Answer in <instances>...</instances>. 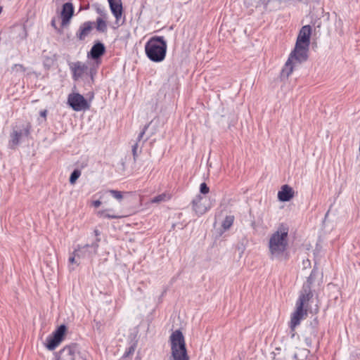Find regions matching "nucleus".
<instances>
[{
	"mask_svg": "<svg viewBox=\"0 0 360 360\" xmlns=\"http://www.w3.org/2000/svg\"><path fill=\"white\" fill-rule=\"evenodd\" d=\"M80 358L82 359V360H86V358H84V356H81Z\"/></svg>",
	"mask_w": 360,
	"mask_h": 360,
	"instance_id": "a19ab883",
	"label": "nucleus"
},
{
	"mask_svg": "<svg viewBox=\"0 0 360 360\" xmlns=\"http://www.w3.org/2000/svg\"><path fill=\"white\" fill-rule=\"evenodd\" d=\"M94 22L86 21L79 26L78 31L76 33V37L79 41H83L90 34L93 30Z\"/></svg>",
	"mask_w": 360,
	"mask_h": 360,
	"instance_id": "4468645a",
	"label": "nucleus"
},
{
	"mask_svg": "<svg viewBox=\"0 0 360 360\" xmlns=\"http://www.w3.org/2000/svg\"><path fill=\"white\" fill-rule=\"evenodd\" d=\"M167 45L163 37H153L145 45L147 57L153 62L160 63L166 56Z\"/></svg>",
	"mask_w": 360,
	"mask_h": 360,
	"instance_id": "7ed1b4c3",
	"label": "nucleus"
},
{
	"mask_svg": "<svg viewBox=\"0 0 360 360\" xmlns=\"http://www.w3.org/2000/svg\"><path fill=\"white\" fill-rule=\"evenodd\" d=\"M90 74H91V79H93V73H92V70H91Z\"/></svg>",
	"mask_w": 360,
	"mask_h": 360,
	"instance_id": "79ce46f5",
	"label": "nucleus"
},
{
	"mask_svg": "<svg viewBox=\"0 0 360 360\" xmlns=\"http://www.w3.org/2000/svg\"><path fill=\"white\" fill-rule=\"evenodd\" d=\"M110 8L118 23L122 15V5L121 0H108Z\"/></svg>",
	"mask_w": 360,
	"mask_h": 360,
	"instance_id": "2eb2a0df",
	"label": "nucleus"
},
{
	"mask_svg": "<svg viewBox=\"0 0 360 360\" xmlns=\"http://www.w3.org/2000/svg\"><path fill=\"white\" fill-rule=\"evenodd\" d=\"M167 199V195L165 193L158 195L153 198L151 199L150 202L152 203H159L160 202L165 201Z\"/></svg>",
	"mask_w": 360,
	"mask_h": 360,
	"instance_id": "bb28decb",
	"label": "nucleus"
},
{
	"mask_svg": "<svg viewBox=\"0 0 360 360\" xmlns=\"http://www.w3.org/2000/svg\"><path fill=\"white\" fill-rule=\"evenodd\" d=\"M288 233V226L281 224L277 230L270 236L268 248L269 255L271 259L285 261L289 259Z\"/></svg>",
	"mask_w": 360,
	"mask_h": 360,
	"instance_id": "f257e3e1",
	"label": "nucleus"
},
{
	"mask_svg": "<svg viewBox=\"0 0 360 360\" xmlns=\"http://www.w3.org/2000/svg\"><path fill=\"white\" fill-rule=\"evenodd\" d=\"M94 233L96 235V236H98L100 235V231L97 229L94 230Z\"/></svg>",
	"mask_w": 360,
	"mask_h": 360,
	"instance_id": "58836bf2",
	"label": "nucleus"
},
{
	"mask_svg": "<svg viewBox=\"0 0 360 360\" xmlns=\"http://www.w3.org/2000/svg\"><path fill=\"white\" fill-rule=\"evenodd\" d=\"M107 18H97L96 21V30L101 33H105L108 30V25L106 22Z\"/></svg>",
	"mask_w": 360,
	"mask_h": 360,
	"instance_id": "412c9836",
	"label": "nucleus"
},
{
	"mask_svg": "<svg viewBox=\"0 0 360 360\" xmlns=\"http://www.w3.org/2000/svg\"><path fill=\"white\" fill-rule=\"evenodd\" d=\"M96 11L98 14H99L101 15L99 18H108V14H107L106 11L103 8H101L100 6L96 7Z\"/></svg>",
	"mask_w": 360,
	"mask_h": 360,
	"instance_id": "c756f323",
	"label": "nucleus"
},
{
	"mask_svg": "<svg viewBox=\"0 0 360 360\" xmlns=\"http://www.w3.org/2000/svg\"><path fill=\"white\" fill-rule=\"evenodd\" d=\"M134 349L133 347H130L128 349V351L125 352L124 354V356H127L129 354L134 352Z\"/></svg>",
	"mask_w": 360,
	"mask_h": 360,
	"instance_id": "f704fd0d",
	"label": "nucleus"
},
{
	"mask_svg": "<svg viewBox=\"0 0 360 360\" xmlns=\"http://www.w3.org/2000/svg\"><path fill=\"white\" fill-rule=\"evenodd\" d=\"M292 72V51L290 53L288 60L281 72V79L282 80L288 79Z\"/></svg>",
	"mask_w": 360,
	"mask_h": 360,
	"instance_id": "a211bd4d",
	"label": "nucleus"
},
{
	"mask_svg": "<svg viewBox=\"0 0 360 360\" xmlns=\"http://www.w3.org/2000/svg\"><path fill=\"white\" fill-rule=\"evenodd\" d=\"M309 46L295 44L294 46V60L303 63L308 60Z\"/></svg>",
	"mask_w": 360,
	"mask_h": 360,
	"instance_id": "1a4fd4ad",
	"label": "nucleus"
},
{
	"mask_svg": "<svg viewBox=\"0 0 360 360\" xmlns=\"http://www.w3.org/2000/svg\"><path fill=\"white\" fill-rule=\"evenodd\" d=\"M92 205L95 207H98L101 205V202L98 200H95L92 202Z\"/></svg>",
	"mask_w": 360,
	"mask_h": 360,
	"instance_id": "c9c22d12",
	"label": "nucleus"
},
{
	"mask_svg": "<svg viewBox=\"0 0 360 360\" xmlns=\"http://www.w3.org/2000/svg\"><path fill=\"white\" fill-rule=\"evenodd\" d=\"M73 14L74 7L72 4L70 2L64 4L61 11L62 25H68Z\"/></svg>",
	"mask_w": 360,
	"mask_h": 360,
	"instance_id": "ddd939ff",
	"label": "nucleus"
},
{
	"mask_svg": "<svg viewBox=\"0 0 360 360\" xmlns=\"http://www.w3.org/2000/svg\"><path fill=\"white\" fill-rule=\"evenodd\" d=\"M284 0H261L262 6L265 10H276L280 8L281 4Z\"/></svg>",
	"mask_w": 360,
	"mask_h": 360,
	"instance_id": "aec40b11",
	"label": "nucleus"
},
{
	"mask_svg": "<svg viewBox=\"0 0 360 360\" xmlns=\"http://www.w3.org/2000/svg\"><path fill=\"white\" fill-rule=\"evenodd\" d=\"M234 221V217L232 215L226 216L222 222V227L224 230H228L232 225Z\"/></svg>",
	"mask_w": 360,
	"mask_h": 360,
	"instance_id": "4be33fe9",
	"label": "nucleus"
},
{
	"mask_svg": "<svg viewBox=\"0 0 360 360\" xmlns=\"http://www.w3.org/2000/svg\"><path fill=\"white\" fill-rule=\"evenodd\" d=\"M200 191L202 194H204V195L207 194L209 193L210 188L205 182H203L200 184Z\"/></svg>",
	"mask_w": 360,
	"mask_h": 360,
	"instance_id": "7c9ffc66",
	"label": "nucleus"
},
{
	"mask_svg": "<svg viewBox=\"0 0 360 360\" xmlns=\"http://www.w3.org/2000/svg\"><path fill=\"white\" fill-rule=\"evenodd\" d=\"M245 4L247 6H262L261 0H245Z\"/></svg>",
	"mask_w": 360,
	"mask_h": 360,
	"instance_id": "cd10ccee",
	"label": "nucleus"
},
{
	"mask_svg": "<svg viewBox=\"0 0 360 360\" xmlns=\"http://www.w3.org/2000/svg\"><path fill=\"white\" fill-rule=\"evenodd\" d=\"M81 175V172L79 170V169H75L71 175H70V183L71 184H75V183L76 182V181L78 179V178Z\"/></svg>",
	"mask_w": 360,
	"mask_h": 360,
	"instance_id": "a878e982",
	"label": "nucleus"
},
{
	"mask_svg": "<svg viewBox=\"0 0 360 360\" xmlns=\"http://www.w3.org/2000/svg\"><path fill=\"white\" fill-rule=\"evenodd\" d=\"M172 356L174 360H189L184 337L179 330L173 332L170 336Z\"/></svg>",
	"mask_w": 360,
	"mask_h": 360,
	"instance_id": "20e7f679",
	"label": "nucleus"
},
{
	"mask_svg": "<svg viewBox=\"0 0 360 360\" xmlns=\"http://www.w3.org/2000/svg\"><path fill=\"white\" fill-rule=\"evenodd\" d=\"M148 127V125L144 126L143 129H142V131L140 132V134H139V136L137 137V141H136L137 143H139L143 139V135L145 134Z\"/></svg>",
	"mask_w": 360,
	"mask_h": 360,
	"instance_id": "2f4dec72",
	"label": "nucleus"
},
{
	"mask_svg": "<svg viewBox=\"0 0 360 360\" xmlns=\"http://www.w3.org/2000/svg\"><path fill=\"white\" fill-rule=\"evenodd\" d=\"M205 199L201 195H198L192 200V207L193 211L198 216L204 214L210 208L205 203Z\"/></svg>",
	"mask_w": 360,
	"mask_h": 360,
	"instance_id": "f8f14e48",
	"label": "nucleus"
},
{
	"mask_svg": "<svg viewBox=\"0 0 360 360\" xmlns=\"http://www.w3.org/2000/svg\"><path fill=\"white\" fill-rule=\"evenodd\" d=\"M80 354L78 345L72 343L55 352L53 360H76L77 356H81Z\"/></svg>",
	"mask_w": 360,
	"mask_h": 360,
	"instance_id": "423d86ee",
	"label": "nucleus"
},
{
	"mask_svg": "<svg viewBox=\"0 0 360 360\" xmlns=\"http://www.w3.org/2000/svg\"><path fill=\"white\" fill-rule=\"evenodd\" d=\"M316 275V271L315 269H313L307 278V282L303 285H309L310 290H311V284L315 280Z\"/></svg>",
	"mask_w": 360,
	"mask_h": 360,
	"instance_id": "393cba45",
	"label": "nucleus"
},
{
	"mask_svg": "<svg viewBox=\"0 0 360 360\" xmlns=\"http://www.w3.org/2000/svg\"><path fill=\"white\" fill-rule=\"evenodd\" d=\"M29 134H30L29 127H27L26 129H25L24 132L22 130H20V131L13 130V132L10 135V137H11V139L9 141L10 147L12 148H15L20 143V140L21 137L23 135L28 136Z\"/></svg>",
	"mask_w": 360,
	"mask_h": 360,
	"instance_id": "f3484780",
	"label": "nucleus"
},
{
	"mask_svg": "<svg viewBox=\"0 0 360 360\" xmlns=\"http://www.w3.org/2000/svg\"><path fill=\"white\" fill-rule=\"evenodd\" d=\"M77 255H75L73 252L71 254V256L69 257V263L70 264H76L77 266L79 264V263L76 259Z\"/></svg>",
	"mask_w": 360,
	"mask_h": 360,
	"instance_id": "72a5a7b5",
	"label": "nucleus"
},
{
	"mask_svg": "<svg viewBox=\"0 0 360 360\" xmlns=\"http://www.w3.org/2000/svg\"><path fill=\"white\" fill-rule=\"evenodd\" d=\"M288 325H289V327L291 329V330H292V314H291L290 320L288 323Z\"/></svg>",
	"mask_w": 360,
	"mask_h": 360,
	"instance_id": "4c0bfd02",
	"label": "nucleus"
},
{
	"mask_svg": "<svg viewBox=\"0 0 360 360\" xmlns=\"http://www.w3.org/2000/svg\"><path fill=\"white\" fill-rule=\"evenodd\" d=\"M11 70L13 72H25V68L21 64H15L12 66Z\"/></svg>",
	"mask_w": 360,
	"mask_h": 360,
	"instance_id": "c85d7f7f",
	"label": "nucleus"
},
{
	"mask_svg": "<svg viewBox=\"0 0 360 360\" xmlns=\"http://www.w3.org/2000/svg\"><path fill=\"white\" fill-rule=\"evenodd\" d=\"M66 326L60 325L53 334L46 339V348L49 350H53L63 340L66 332Z\"/></svg>",
	"mask_w": 360,
	"mask_h": 360,
	"instance_id": "0eeeda50",
	"label": "nucleus"
},
{
	"mask_svg": "<svg viewBox=\"0 0 360 360\" xmlns=\"http://www.w3.org/2000/svg\"><path fill=\"white\" fill-rule=\"evenodd\" d=\"M106 193H110L112 197H113L120 202L123 199L122 193L121 191L111 189L107 191Z\"/></svg>",
	"mask_w": 360,
	"mask_h": 360,
	"instance_id": "b1692460",
	"label": "nucleus"
},
{
	"mask_svg": "<svg viewBox=\"0 0 360 360\" xmlns=\"http://www.w3.org/2000/svg\"><path fill=\"white\" fill-rule=\"evenodd\" d=\"M138 147H139V143L137 142H136L132 146V154H133L134 160H136V157L138 155V153H137Z\"/></svg>",
	"mask_w": 360,
	"mask_h": 360,
	"instance_id": "473e14b6",
	"label": "nucleus"
},
{
	"mask_svg": "<svg viewBox=\"0 0 360 360\" xmlns=\"http://www.w3.org/2000/svg\"><path fill=\"white\" fill-rule=\"evenodd\" d=\"M68 103L75 111L85 110L89 108V104L87 101L82 95L78 93L69 94Z\"/></svg>",
	"mask_w": 360,
	"mask_h": 360,
	"instance_id": "6e6552de",
	"label": "nucleus"
},
{
	"mask_svg": "<svg viewBox=\"0 0 360 360\" xmlns=\"http://www.w3.org/2000/svg\"><path fill=\"white\" fill-rule=\"evenodd\" d=\"M100 238H96V241L91 244L84 245H78L74 250L73 254L77 255V259H91L97 254Z\"/></svg>",
	"mask_w": 360,
	"mask_h": 360,
	"instance_id": "39448f33",
	"label": "nucleus"
},
{
	"mask_svg": "<svg viewBox=\"0 0 360 360\" xmlns=\"http://www.w3.org/2000/svg\"><path fill=\"white\" fill-rule=\"evenodd\" d=\"M51 25L53 26L54 27H56V25H55V21L54 20L51 21Z\"/></svg>",
	"mask_w": 360,
	"mask_h": 360,
	"instance_id": "ea45409f",
	"label": "nucleus"
},
{
	"mask_svg": "<svg viewBox=\"0 0 360 360\" xmlns=\"http://www.w3.org/2000/svg\"><path fill=\"white\" fill-rule=\"evenodd\" d=\"M72 73V78L77 81L81 78L88 70V67L84 63L77 61L69 64Z\"/></svg>",
	"mask_w": 360,
	"mask_h": 360,
	"instance_id": "9d476101",
	"label": "nucleus"
},
{
	"mask_svg": "<svg viewBox=\"0 0 360 360\" xmlns=\"http://www.w3.org/2000/svg\"><path fill=\"white\" fill-rule=\"evenodd\" d=\"M292 197V191L291 187L288 185L282 186L281 191L278 193V198L279 200L285 202L290 200Z\"/></svg>",
	"mask_w": 360,
	"mask_h": 360,
	"instance_id": "6ab92c4d",
	"label": "nucleus"
},
{
	"mask_svg": "<svg viewBox=\"0 0 360 360\" xmlns=\"http://www.w3.org/2000/svg\"><path fill=\"white\" fill-rule=\"evenodd\" d=\"M314 294L309 285H303L300 292L299 297L296 302V309L294 311V328L300 323V321L307 317L308 312L311 311L310 302Z\"/></svg>",
	"mask_w": 360,
	"mask_h": 360,
	"instance_id": "f03ea898",
	"label": "nucleus"
},
{
	"mask_svg": "<svg viewBox=\"0 0 360 360\" xmlns=\"http://www.w3.org/2000/svg\"><path fill=\"white\" fill-rule=\"evenodd\" d=\"M311 31V27L309 25L302 27L298 33L295 44L309 46Z\"/></svg>",
	"mask_w": 360,
	"mask_h": 360,
	"instance_id": "9b49d317",
	"label": "nucleus"
},
{
	"mask_svg": "<svg viewBox=\"0 0 360 360\" xmlns=\"http://www.w3.org/2000/svg\"><path fill=\"white\" fill-rule=\"evenodd\" d=\"M105 51L104 44L100 41L96 42L88 53V57L96 60L102 56Z\"/></svg>",
	"mask_w": 360,
	"mask_h": 360,
	"instance_id": "dca6fc26",
	"label": "nucleus"
},
{
	"mask_svg": "<svg viewBox=\"0 0 360 360\" xmlns=\"http://www.w3.org/2000/svg\"><path fill=\"white\" fill-rule=\"evenodd\" d=\"M46 114H47V111H46V110H41V111L40 112V115H41V117H44V118H46Z\"/></svg>",
	"mask_w": 360,
	"mask_h": 360,
	"instance_id": "e433bc0d",
	"label": "nucleus"
},
{
	"mask_svg": "<svg viewBox=\"0 0 360 360\" xmlns=\"http://www.w3.org/2000/svg\"><path fill=\"white\" fill-rule=\"evenodd\" d=\"M107 210H101L98 212V216L103 218H107V219H119L121 217L120 215L116 214H110L106 212Z\"/></svg>",
	"mask_w": 360,
	"mask_h": 360,
	"instance_id": "5701e85b",
	"label": "nucleus"
}]
</instances>
